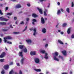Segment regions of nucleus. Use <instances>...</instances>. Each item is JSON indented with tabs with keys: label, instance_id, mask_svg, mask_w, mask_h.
<instances>
[{
	"label": "nucleus",
	"instance_id": "obj_8",
	"mask_svg": "<svg viewBox=\"0 0 74 74\" xmlns=\"http://www.w3.org/2000/svg\"><path fill=\"white\" fill-rule=\"evenodd\" d=\"M37 9L40 14H42V9H40L39 8H37Z\"/></svg>",
	"mask_w": 74,
	"mask_h": 74
},
{
	"label": "nucleus",
	"instance_id": "obj_20",
	"mask_svg": "<svg viewBox=\"0 0 74 74\" xmlns=\"http://www.w3.org/2000/svg\"><path fill=\"white\" fill-rule=\"evenodd\" d=\"M42 32L43 33H46V29H45V28H43L42 29Z\"/></svg>",
	"mask_w": 74,
	"mask_h": 74
},
{
	"label": "nucleus",
	"instance_id": "obj_18",
	"mask_svg": "<svg viewBox=\"0 0 74 74\" xmlns=\"http://www.w3.org/2000/svg\"><path fill=\"white\" fill-rule=\"evenodd\" d=\"M58 42L59 43V44H62V45H63V42L61 41V40H60L59 39L58 40Z\"/></svg>",
	"mask_w": 74,
	"mask_h": 74
},
{
	"label": "nucleus",
	"instance_id": "obj_52",
	"mask_svg": "<svg viewBox=\"0 0 74 74\" xmlns=\"http://www.w3.org/2000/svg\"><path fill=\"white\" fill-rule=\"evenodd\" d=\"M60 10L62 12L64 11V10H63L62 8H61Z\"/></svg>",
	"mask_w": 74,
	"mask_h": 74
},
{
	"label": "nucleus",
	"instance_id": "obj_12",
	"mask_svg": "<svg viewBox=\"0 0 74 74\" xmlns=\"http://www.w3.org/2000/svg\"><path fill=\"white\" fill-rule=\"evenodd\" d=\"M25 47L24 45H19V48L20 49H23V48H25Z\"/></svg>",
	"mask_w": 74,
	"mask_h": 74
},
{
	"label": "nucleus",
	"instance_id": "obj_13",
	"mask_svg": "<svg viewBox=\"0 0 74 74\" xmlns=\"http://www.w3.org/2000/svg\"><path fill=\"white\" fill-rule=\"evenodd\" d=\"M33 31L34 32L33 35L34 36H35L36 34H37V32H36V28H34L33 29Z\"/></svg>",
	"mask_w": 74,
	"mask_h": 74
},
{
	"label": "nucleus",
	"instance_id": "obj_27",
	"mask_svg": "<svg viewBox=\"0 0 74 74\" xmlns=\"http://www.w3.org/2000/svg\"><path fill=\"white\" fill-rule=\"evenodd\" d=\"M67 26V23H64L62 25V27H66Z\"/></svg>",
	"mask_w": 74,
	"mask_h": 74
},
{
	"label": "nucleus",
	"instance_id": "obj_28",
	"mask_svg": "<svg viewBox=\"0 0 74 74\" xmlns=\"http://www.w3.org/2000/svg\"><path fill=\"white\" fill-rule=\"evenodd\" d=\"M66 11L67 12H68V13H70V10H69V8H67L66 9Z\"/></svg>",
	"mask_w": 74,
	"mask_h": 74
},
{
	"label": "nucleus",
	"instance_id": "obj_10",
	"mask_svg": "<svg viewBox=\"0 0 74 74\" xmlns=\"http://www.w3.org/2000/svg\"><path fill=\"white\" fill-rule=\"evenodd\" d=\"M44 15H45V16H47V14L46 13H48V10L45 9L44 12Z\"/></svg>",
	"mask_w": 74,
	"mask_h": 74
},
{
	"label": "nucleus",
	"instance_id": "obj_59",
	"mask_svg": "<svg viewBox=\"0 0 74 74\" xmlns=\"http://www.w3.org/2000/svg\"><path fill=\"white\" fill-rule=\"evenodd\" d=\"M49 6H50V4L49 3V5L48 6H47V8H49Z\"/></svg>",
	"mask_w": 74,
	"mask_h": 74
},
{
	"label": "nucleus",
	"instance_id": "obj_22",
	"mask_svg": "<svg viewBox=\"0 0 74 74\" xmlns=\"http://www.w3.org/2000/svg\"><path fill=\"white\" fill-rule=\"evenodd\" d=\"M25 48L23 49V51L24 52H27V49L26 48V47H25Z\"/></svg>",
	"mask_w": 74,
	"mask_h": 74
},
{
	"label": "nucleus",
	"instance_id": "obj_53",
	"mask_svg": "<svg viewBox=\"0 0 74 74\" xmlns=\"http://www.w3.org/2000/svg\"><path fill=\"white\" fill-rule=\"evenodd\" d=\"M62 74H67V73H66V72L63 73H62Z\"/></svg>",
	"mask_w": 74,
	"mask_h": 74
},
{
	"label": "nucleus",
	"instance_id": "obj_30",
	"mask_svg": "<svg viewBox=\"0 0 74 74\" xmlns=\"http://www.w3.org/2000/svg\"><path fill=\"white\" fill-rule=\"evenodd\" d=\"M4 58L2 59H1L0 60V61L1 62H2L3 63V62H4Z\"/></svg>",
	"mask_w": 74,
	"mask_h": 74
},
{
	"label": "nucleus",
	"instance_id": "obj_34",
	"mask_svg": "<svg viewBox=\"0 0 74 74\" xmlns=\"http://www.w3.org/2000/svg\"><path fill=\"white\" fill-rule=\"evenodd\" d=\"M13 70H11L9 72V74H13Z\"/></svg>",
	"mask_w": 74,
	"mask_h": 74
},
{
	"label": "nucleus",
	"instance_id": "obj_57",
	"mask_svg": "<svg viewBox=\"0 0 74 74\" xmlns=\"http://www.w3.org/2000/svg\"><path fill=\"white\" fill-rule=\"evenodd\" d=\"M58 5H60V3H59V2H58Z\"/></svg>",
	"mask_w": 74,
	"mask_h": 74
},
{
	"label": "nucleus",
	"instance_id": "obj_24",
	"mask_svg": "<svg viewBox=\"0 0 74 74\" xmlns=\"http://www.w3.org/2000/svg\"><path fill=\"white\" fill-rule=\"evenodd\" d=\"M35 70L37 72H40L41 71V69H35Z\"/></svg>",
	"mask_w": 74,
	"mask_h": 74
},
{
	"label": "nucleus",
	"instance_id": "obj_1",
	"mask_svg": "<svg viewBox=\"0 0 74 74\" xmlns=\"http://www.w3.org/2000/svg\"><path fill=\"white\" fill-rule=\"evenodd\" d=\"M53 55L55 56L53 57L54 60L58 62L59 60V59L57 58V56L59 55V53L57 52H56L54 53H53Z\"/></svg>",
	"mask_w": 74,
	"mask_h": 74
},
{
	"label": "nucleus",
	"instance_id": "obj_38",
	"mask_svg": "<svg viewBox=\"0 0 74 74\" xmlns=\"http://www.w3.org/2000/svg\"><path fill=\"white\" fill-rule=\"evenodd\" d=\"M72 38H74V34H73L71 36Z\"/></svg>",
	"mask_w": 74,
	"mask_h": 74
},
{
	"label": "nucleus",
	"instance_id": "obj_41",
	"mask_svg": "<svg viewBox=\"0 0 74 74\" xmlns=\"http://www.w3.org/2000/svg\"><path fill=\"white\" fill-rule=\"evenodd\" d=\"M0 14L1 15H3V13H2V12L1 11V10H0Z\"/></svg>",
	"mask_w": 74,
	"mask_h": 74
},
{
	"label": "nucleus",
	"instance_id": "obj_50",
	"mask_svg": "<svg viewBox=\"0 0 74 74\" xmlns=\"http://www.w3.org/2000/svg\"><path fill=\"white\" fill-rule=\"evenodd\" d=\"M16 64L18 66H20V65L19 64V63H17Z\"/></svg>",
	"mask_w": 74,
	"mask_h": 74
},
{
	"label": "nucleus",
	"instance_id": "obj_62",
	"mask_svg": "<svg viewBox=\"0 0 74 74\" xmlns=\"http://www.w3.org/2000/svg\"><path fill=\"white\" fill-rule=\"evenodd\" d=\"M11 1H15L16 0H10Z\"/></svg>",
	"mask_w": 74,
	"mask_h": 74
},
{
	"label": "nucleus",
	"instance_id": "obj_29",
	"mask_svg": "<svg viewBox=\"0 0 74 74\" xmlns=\"http://www.w3.org/2000/svg\"><path fill=\"white\" fill-rule=\"evenodd\" d=\"M61 13V12H60V10H58V11L57 13V14L58 15H59Z\"/></svg>",
	"mask_w": 74,
	"mask_h": 74
},
{
	"label": "nucleus",
	"instance_id": "obj_43",
	"mask_svg": "<svg viewBox=\"0 0 74 74\" xmlns=\"http://www.w3.org/2000/svg\"><path fill=\"white\" fill-rule=\"evenodd\" d=\"M24 22H23V21H21V22L20 23L21 25H22L23 24H24Z\"/></svg>",
	"mask_w": 74,
	"mask_h": 74
},
{
	"label": "nucleus",
	"instance_id": "obj_2",
	"mask_svg": "<svg viewBox=\"0 0 74 74\" xmlns=\"http://www.w3.org/2000/svg\"><path fill=\"white\" fill-rule=\"evenodd\" d=\"M12 38L10 36H8L7 37H4V41L5 42H7V39H8V40H12Z\"/></svg>",
	"mask_w": 74,
	"mask_h": 74
},
{
	"label": "nucleus",
	"instance_id": "obj_33",
	"mask_svg": "<svg viewBox=\"0 0 74 74\" xmlns=\"http://www.w3.org/2000/svg\"><path fill=\"white\" fill-rule=\"evenodd\" d=\"M19 33V32H13V34H18Z\"/></svg>",
	"mask_w": 74,
	"mask_h": 74
},
{
	"label": "nucleus",
	"instance_id": "obj_3",
	"mask_svg": "<svg viewBox=\"0 0 74 74\" xmlns=\"http://www.w3.org/2000/svg\"><path fill=\"white\" fill-rule=\"evenodd\" d=\"M34 60L35 62L37 64H38L40 63V59H39L38 58H35L34 59Z\"/></svg>",
	"mask_w": 74,
	"mask_h": 74
},
{
	"label": "nucleus",
	"instance_id": "obj_15",
	"mask_svg": "<svg viewBox=\"0 0 74 74\" xmlns=\"http://www.w3.org/2000/svg\"><path fill=\"white\" fill-rule=\"evenodd\" d=\"M41 22L42 24H44L45 23V20L42 17L41 18Z\"/></svg>",
	"mask_w": 74,
	"mask_h": 74
},
{
	"label": "nucleus",
	"instance_id": "obj_45",
	"mask_svg": "<svg viewBox=\"0 0 74 74\" xmlns=\"http://www.w3.org/2000/svg\"><path fill=\"white\" fill-rule=\"evenodd\" d=\"M8 10V7H7L5 8V11H7V10Z\"/></svg>",
	"mask_w": 74,
	"mask_h": 74
},
{
	"label": "nucleus",
	"instance_id": "obj_7",
	"mask_svg": "<svg viewBox=\"0 0 74 74\" xmlns=\"http://www.w3.org/2000/svg\"><path fill=\"white\" fill-rule=\"evenodd\" d=\"M3 68L5 70H8L9 69V65H5L4 66Z\"/></svg>",
	"mask_w": 74,
	"mask_h": 74
},
{
	"label": "nucleus",
	"instance_id": "obj_61",
	"mask_svg": "<svg viewBox=\"0 0 74 74\" xmlns=\"http://www.w3.org/2000/svg\"><path fill=\"white\" fill-rule=\"evenodd\" d=\"M48 44H46V45H45V47H48Z\"/></svg>",
	"mask_w": 74,
	"mask_h": 74
},
{
	"label": "nucleus",
	"instance_id": "obj_6",
	"mask_svg": "<svg viewBox=\"0 0 74 74\" xmlns=\"http://www.w3.org/2000/svg\"><path fill=\"white\" fill-rule=\"evenodd\" d=\"M36 52L35 51H31L30 53V55H31V56H33V55H36Z\"/></svg>",
	"mask_w": 74,
	"mask_h": 74
},
{
	"label": "nucleus",
	"instance_id": "obj_14",
	"mask_svg": "<svg viewBox=\"0 0 74 74\" xmlns=\"http://www.w3.org/2000/svg\"><path fill=\"white\" fill-rule=\"evenodd\" d=\"M62 53L63 54V55H64V56H66V55H67V53H66V50H64V51H62Z\"/></svg>",
	"mask_w": 74,
	"mask_h": 74
},
{
	"label": "nucleus",
	"instance_id": "obj_23",
	"mask_svg": "<svg viewBox=\"0 0 74 74\" xmlns=\"http://www.w3.org/2000/svg\"><path fill=\"white\" fill-rule=\"evenodd\" d=\"M21 7V6L20 4H18L17 5H16V8H19Z\"/></svg>",
	"mask_w": 74,
	"mask_h": 74
},
{
	"label": "nucleus",
	"instance_id": "obj_9",
	"mask_svg": "<svg viewBox=\"0 0 74 74\" xmlns=\"http://www.w3.org/2000/svg\"><path fill=\"white\" fill-rule=\"evenodd\" d=\"M26 41L28 44H31L32 42V40L30 39L26 40Z\"/></svg>",
	"mask_w": 74,
	"mask_h": 74
},
{
	"label": "nucleus",
	"instance_id": "obj_39",
	"mask_svg": "<svg viewBox=\"0 0 74 74\" xmlns=\"http://www.w3.org/2000/svg\"><path fill=\"white\" fill-rule=\"evenodd\" d=\"M37 21V20H36V19H34L32 20V21L33 22H36Z\"/></svg>",
	"mask_w": 74,
	"mask_h": 74
},
{
	"label": "nucleus",
	"instance_id": "obj_55",
	"mask_svg": "<svg viewBox=\"0 0 74 74\" xmlns=\"http://www.w3.org/2000/svg\"><path fill=\"white\" fill-rule=\"evenodd\" d=\"M10 27H11L12 29L13 28V27L12 26V25H10Z\"/></svg>",
	"mask_w": 74,
	"mask_h": 74
},
{
	"label": "nucleus",
	"instance_id": "obj_32",
	"mask_svg": "<svg viewBox=\"0 0 74 74\" xmlns=\"http://www.w3.org/2000/svg\"><path fill=\"white\" fill-rule=\"evenodd\" d=\"M8 29H2V31L3 32H7V31H8Z\"/></svg>",
	"mask_w": 74,
	"mask_h": 74
},
{
	"label": "nucleus",
	"instance_id": "obj_17",
	"mask_svg": "<svg viewBox=\"0 0 74 74\" xmlns=\"http://www.w3.org/2000/svg\"><path fill=\"white\" fill-rule=\"evenodd\" d=\"M58 42L59 43V44H62V45H63V42L61 41V40H60L59 39L58 40Z\"/></svg>",
	"mask_w": 74,
	"mask_h": 74
},
{
	"label": "nucleus",
	"instance_id": "obj_25",
	"mask_svg": "<svg viewBox=\"0 0 74 74\" xmlns=\"http://www.w3.org/2000/svg\"><path fill=\"white\" fill-rule=\"evenodd\" d=\"M70 28H69L67 30V32L68 34H70Z\"/></svg>",
	"mask_w": 74,
	"mask_h": 74
},
{
	"label": "nucleus",
	"instance_id": "obj_60",
	"mask_svg": "<svg viewBox=\"0 0 74 74\" xmlns=\"http://www.w3.org/2000/svg\"><path fill=\"white\" fill-rule=\"evenodd\" d=\"M3 4H0V6L1 7H3Z\"/></svg>",
	"mask_w": 74,
	"mask_h": 74
},
{
	"label": "nucleus",
	"instance_id": "obj_4",
	"mask_svg": "<svg viewBox=\"0 0 74 74\" xmlns=\"http://www.w3.org/2000/svg\"><path fill=\"white\" fill-rule=\"evenodd\" d=\"M6 53L5 52H3L2 53L1 55L0 56V58H3L5 55Z\"/></svg>",
	"mask_w": 74,
	"mask_h": 74
},
{
	"label": "nucleus",
	"instance_id": "obj_26",
	"mask_svg": "<svg viewBox=\"0 0 74 74\" xmlns=\"http://www.w3.org/2000/svg\"><path fill=\"white\" fill-rule=\"evenodd\" d=\"M24 60V58H22L21 60V62L22 64H23V61Z\"/></svg>",
	"mask_w": 74,
	"mask_h": 74
},
{
	"label": "nucleus",
	"instance_id": "obj_64",
	"mask_svg": "<svg viewBox=\"0 0 74 74\" xmlns=\"http://www.w3.org/2000/svg\"><path fill=\"white\" fill-rule=\"evenodd\" d=\"M45 21H47V18H45Z\"/></svg>",
	"mask_w": 74,
	"mask_h": 74
},
{
	"label": "nucleus",
	"instance_id": "obj_40",
	"mask_svg": "<svg viewBox=\"0 0 74 74\" xmlns=\"http://www.w3.org/2000/svg\"><path fill=\"white\" fill-rule=\"evenodd\" d=\"M71 7H74V3H73V2H72Z\"/></svg>",
	"mask_w": 74,
	"mask_h": 74
},
{
	"label": "nucleus",
	"instance_id": "obj_35",
	"mask_svg": "<svg viewBox=\"0 0 74 74\" xmlns=\"http://www.w3.org/2000/svg\"><path fill=\"white\" fill-rule=\"evenodd\" d=\"M1 74H5V72H4V70H2V71H1Z\"/></svg>",
	"mask_w": 74,
	"mask_h": 74
},
{
	"label": "nucleus",
	"instance_id": "obj_49",
	"mask_svg": "<svg viewBox=\"0 0 74 74\" xmlns=\"http://www.w3.org/2000/svg\"><path fill=\"white\" fill-rule=\"evenodd\" d=\"M27 5L28 7H30V3H28L27 4Z\"/></svg>",
	"mask_w": 74,
	"mask_h": 74
},
{
	"label": "nucleus",
	"instance_id": "obj_58",
	"mask_svg": "<svg viewBox=\"0 0 74 74\" xmlns=\"http://www.w3.org/2000/svg\"><path fill=\"white\" fill-rule=\"evenodd\" d=\"M47 55H48V54H47V53H45V56H47Z\"/></svg>",
	"mask_w": 74,
	"mask_h": 74
},
{
	"label": "nucleus",
	"instance_id": "obj_37",
	"mask_svg": "<svg viewBox=\"0 0 74 74\" xmlns=\"http://www.w3.org/2000/svg\"><path fill=\"white\" fill-rule=\"evenodd\" d=\"M6 42L8 44H12V42L10 41H8Z\"/></svg>",
	"mask_w": 74,
	"mask_h": 74
},
{
	"label": "nucleus",
	"instance_id": "obj_47",
	"mask_svg": "<svg viewBox=\"0 0 74 74\" xmlns=\"http://www.w3.org/2000/svg\"><path fill=\"white\" fill-rule=\"evenodd\" d=\"M13 64V62H10V65H12Z\"/></svg>",
	"mask_w": 74,
	"mask_h": 74
},
{
	"label": "nucleus",
	"instance_id": "obj_16",
	"mask_svg": "<svg viewBox=\"0 0 74 74\" xmlns=\"http://www.w3.org/2000/svg\"><path fill=\"white\" fill-rule=\"evenodd\" d=\"M0 25H6L7 23L5 22H0Z\"/></svg>",
	"mask_w": 74,
	"mask_h": 74
},
{
	"label": "nucleus",
	"instance_id": "obj_42",
	"mask_svg": "<svg viewBox=\"0 0 74 74\" xmlns=\"http://www.w3.org/2000/svg\"><path fill=\"white\" fill-rule=\"evenodd\" d=\"M14 20H16V19H17V17H14Z\"/></svg>",
	"mask_w": 74,
	"mask_h": 74
},
{
	"label": "nucleus",
	"instance_id": "obj_19",
	"mask_svg": "<svg viewBox=\"0 0 74 74\" xmlns=\"http://www.w3.org/2000/svg\"><path fill=\"white\" fill-rule=\"evenodd\" d=\"M22 52H19V56H21V58H23V55L22 54Z\"/></svg>",
	"mask_w": 74,
	"mask_h": 74
},
{
	"label": "nucleus",
	"instance_id": "obj_48",
	"mask_svg": "<svg viewBox=\"0 0 74 74\" xmlns=\"http://www.w3.org/2000/svg\"><path fill=\"white\" fill-rule=\"evenodd\" d=\"M44 58L45 59H47L48 58V57L47 56H45Z\"/></svg>",
	"mask_w": 74,
	"mask_h": 74
},
{
	"label": "nucleus",
	"instance_id": "obj_46",
	"mask_svg": "<svg viewBox=\"0 0 74 74\" xmlns=\"http://www.w3.org/2000/svg\"><path fill=\"white\" fill-rule=\"evenodd\" d=\"M18 21H16L15 23L16 25H18Z\"/></svg>",
	"mask_w": 74,
	"mask_h": 74
},
{
	"label": "nucleus",
	"instance_id": "obj_5",
	"mask_svg": "<svg viewBox=\"0 0 74 74\" xmlns=\"http://www.w3.org/2000/svg\"><path fill=\"white\" fill-rule=\"evenodd\" d=\"M3 18V17H0V20H1V21H7L9 20L8 19H7L5 18Z\"/></svg>",
	"mask_w": 74,
	"mask_h": 74
},
{
	"label": "nucleus",
	"instance_id": "obj_51",
	"mask_svg": "<svg viewBox=\"0 0 74 74\" xmlns=\"http://www.w3.org/2000/svg\"><path fill=\"white\" fill-rule=\"evenodd\" d=\"M26 20L27 22V21H29V18H26Z\"/></svg>",
	"mask_w": 74,
	"mask_h": 74
},
{
	"label": "nucleus",
	"instance_id": "obj_63",
	"mask_svg": "<svg viewBox=\"0 0 74 74\" xmlns=\"http://www.w3.org/2000/svg\"><path fill=\"white\" fill-rule=\"evenodd\" d=\"M60 33L61 34H63L64 33L63 32H62Z\"/></svg>",
	"mask_w": 74,
	"mask_h": 74
},
{
	"label": "nucleus",
	"instance_id": "obj_44",
	"mask_svg": "<svg viewBox=\"0 0 74 74\" xmlns=\"http://www.w3.org/2000/svg\"><path fill=\"white\" fill-rule=\"evenodd\" d=\"M19 74H22V72L21 70H20V71H19Z\"/></svg>",
	"mask_w": 74,
	"mask_h": 74
},
{
	"label": "nucleus",
	"instance_id": "obj_11",
	"mask_svg": "<svg viewBox=\"0 0 74 74\" xmlns=\"http://www.w3.org/2000/svg\"><path fill=\"white\" fill-rule=\"evenodd\" d=\"M32 16L33 18H36L38 16L35 14L33 13L32 14Z\"/></svg>",
	"mask_w": 74,
	"mask_h": 74
},
{
	"label": "nucleus",
	"instance_id": "obj_36",
	"mask_svg": "<svg viewBox=\"0 0 74 74\" xmlns=\"http://www.w3.org/2000/svg\"><path fill=\"white\" fill-rule=\"evenodd\" d=\"M27 29V26H26L25 28V29L23 31V32H25L26 30Z\"/></svg>",
	"mask_w": 74,
	"mask_h": 74
},
{
	"label": "nucleus",
	"instance_id": "obj_31",
	"mask_svg": "<svg viewBox=\"0 0 74 74\" xmlns=\"http://www.w3.org/2000/svg\"><path fill=\"white\" fill-rule=\"evenodd\" d=\"M7 15H9V16H11V15H12V13H8L6 14Z\"/></svg>",
	"mask_w": 74,
	"mask_h": 74
},
{
	"label": "nucleus",
	"instance_id": "obj_21",
	"mask_svg": "<svg viewBox=\"0 0 74 74\" xmlns=\"http://www.w3.org/2000/svg\"><path fill=\"white\" fill-rule=\"evenodd\" d=\"M40 52H41V53H46V52H45V51L44 50H41L40 51Z\"/></svg>",
	"mask_w": 74,
	"mask_h": 74
},
{
	"label": "nucleus",
	"instance_id": "obj_56",
	"mask_svg": "<svg viewBox=\"0 0 74 74\" xmlns=\"http://www.w3.org/2000/svg\"><path fill=\"white\" fill-rule=\"evenodd\" d=\"M2 41V40L1 39V38H0V43H1V42Z\"/></svg>",
	"mask_w": 74,
	"mask_h": 74
},
{
	"label": "nucleus",
	"instance_id": "obj_54",
	"mask_svg": "<svg viewBox=\"0 0 74 74\" xmlns=\"http://www.w3.org/2000/svg\"><path fill=\"white\" fill-rule=\"evenodd\" d=\"M29 29L30 30V31H32L33 30V28H30Z\"/></svg>",
	"mask_w": 74,
	"mask_h": 74
}]
</instances>
